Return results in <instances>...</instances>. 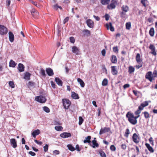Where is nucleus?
Returning <instances> with one entry per match:
<instances>
[{
	"label": "nucleus",
	"instance_id": "nucleus-64",
	"mask_svg": "<svg viewBox=\"0 0 157 157\" xmlns=\"http://www.w3.org/2000/svg\"><path fill=\"white\" fill-rule=\"evenodd\" d=\"M53 153L54 154L57 155L59 154V152L58 150H55L53 151Z\"/></svg>",
	"mask_w": 157,
	"mask_h": 157
},
{
	"label": "nucleus",
	"instance_id": "nucleus-41",
	"mask_svg": "<svg viewBox=\"0 0 157 157\" xmlns=\"http://www.w3.org/2000/svg\"><path fill=\"white\" fill-rule=\"evenodd\" d=\"M143 113L144 114V117L145 118L147 119L150 117V115L147 112L145 111L144 112H143Z\"/></svg>",
	"mask_w": 157,
	"mask_h": 157
},
{
	"label": "nucleus",
	"instance_id": "nucleus-48",
	"mask_svg": "<svg viewBox=\"0 0 157 157\" xmlns=\"http://www.w3.org/2000/svg\"><path fill=\"white\" fill-rule=\"evenodd\" d=\"M110 149L112 151H114L116 150V147L113 145H112L110 147Z\"/></svg>",
	"mask_w": 157,
	"mask_h": 157
},
{
	"label": "nucleus",
	"instance_id": "nucleus-57",
	"mask_svg": "<svg viewBox=\"0 0 157 157\" xmlns=\"http://www.w3.org/2000/svg\"><path fill=\"white\" fill-rule=\"evenodd\" d=\"M11 2V0H6V3L7 7L9 6Z\"/></svg>",
	"mask_w": 157,
	"mask_h": 157
},
{
	"label": "nucleus",
	"instance_id": "nucleus-51",
	"mask_svg": "<svg viewBox=\"0 0 157 157\" xmlns=\"http://www.w3.org/2000/svg\"><path fill=\"white\" fill-rule=\"evenodd\" d=\"M113 51L116 53H118V48L117 46L116 47H114L113 48Z\"/></svg>",
	"mask_w": 157,
	"mask_h": 157
},
{
	"label": "nucleus",
	"instance_id": "nucleus-61",
	"mask_svg": "<svg viewBox=\"0 0 157 157\" xmlns=\"http://www.w3.org/2000/svg\"><path fill=\"white\" fill-rule=\"evenodd\" d=\"M34 141L37 144H38L41 145L43 144V142H42L36 140H34Z\"/></svg>",
	"mask_w": 157,
	"mask_h": 157
},
{
	"label": "nucleus",
	"instance_id": "nucleus-53",
	"mask_svg": "<svg viewBox=\"0 0 157 157\" xmlns=\"http://www.w3.org/2000/svg\"><path fill=\"white\" fill-rule=\"evenodd\" d=\"M48 144H46L44 147V151L45 152H47L48 149Z\"/></svg>",
	"mask_w": 157,
	"mask_h": 157
},
{
	"label": "nucleus",
	"instance_id": "nucleus-29",
	"mask_svg": "<svg viewBox=\"0 0 157 157\" xmlns=\"http://www.w3.org/2000/svg\"><path fill=\"white\" fill-rule=\"evenodd\" d=\"M82 32L84 36H89L90 35V32L87 29H84L82 30Z\"/></svg>",
	"mask_w": 157,
	"mask_h": 157
},
{
	"label": "nucleus",
	"instance_id": "nucleus-19",
	"mask_svg": "<svg viewBox=\"0 0 157 157\" xmlns=\"http://www.w3.org/2000/svg\"><path fill=\"white\" fill-rule=\"evenodd\" d=\"M105 27L107 28V29L108 30L109 29H110L111 31L112 32H113L114 30V28L113 27L112 25V24L110 22L109 24L108 23L106 24L105 25Z\"/></svg>",
	"mask_w": 157,
	"mask_h": 157
},
{
	"label": "nucleus",
	"instance_id": "nucleus-20",
	"mask_svg": "<svg viewBox=\"0 0 157 157\" xmlns=\"http://www.w3.org/2000/svg\"><path fill=\"white\" fill-rule=\"evenodd\" d=\"M91 136H88L87 137H86L85 139L83 140V142L84 143H89V144L91 145Z\"/></svg>",
	"mask_w": 157,
	"mask_h": 157
},
{
	"label": "nucleus",
	"instance_id": "nucleus-24",
	"mask_svg": "<svg viewBox=\"0 0 157 157\" xmlns=\"http://www.w3.org/2000/svg\"><path fill=\"white\" fill-rule=\"evenodd\" d=\"M55 81L56 82V83L60 86H62L63 85L62 81L60 80V79L57 77H56L55 78Z\"/></svg>",
	"mask_w": 157,
	"mask_h": 157
},
{
	"label": "nucleus",
	"instance_id": "nucleus-27",
	"mask_svg": "<svg viewBox=\"0 0 157 157\" xmlns=\"http://www.w3.org/2000/svg\"><path fill=\"white\" fill-rule=\"evenodd\" d=\"M96 138H94V140H93L92 142L93 144V145L92 146V147L94 148L95 147H98V144L97 143V140H96Z\"/></svg>",
	"mask_w": 157,
	"mask_h": 157
},
{
	"label": "nucleus",
	"instance_id": "nucleus-46",
	"mask_svg": "<svg viewBox=\"0 0 157 157\" xmlns=\"http://www.w3.org/2000/svg\"><path fill=\"white\" fill-rule=\"evenodd\" d=\"M130 133V132L129 129L128 128H127L126 130V131L125 132V134H124V136L125 137H128V135Z\"/></svg>",
	"mask_w": 157,
	"mask_h": 157
},
{
	"label": "nucleus",
	"instance_id": "nucleus-30",
	"mask_svg": "<svg viewBox=\"0 0 157 157\" xmlns=\"http://www.w3.org/2000/svg\"><path fill=\"white\" fill-rule=\"evenodd\" d=\"M98 152L101 157H106V154L102 149H100L98 150Z\"/></svg>",
	"mask_w": 157,
	"mask_h": 157
},
{
	"label": "nucleus",
	"instance_id": "nucleus-32",
	"mask_svg": "<svg viewBox=\"0 0 157 157\" xmlns=\"http://www.w3.org/2000/svg\"><path fill=\"white\" fill-rule=\"evenodd\" d=\"M78 82L79 83L81 86L82 87H83L85 86V83L82 80V79L80 78H78L77 79Z\"/></svg>",
	"mask_w": 157,
	"mask_h": 157
},
{
	"label": "nucleus",
	"instance_id": "nucleus-60",
	"mask_svg": "<svg viewBox=\"0 0 157 157\" xmlns=\"http://www.w3.org/2000/svg\"><path fill=\"white\" fill-rule=\"evenodd\" d=\"M149 141L150 143L152 145H153V140L152 137L150 138L149 139Z\"/></svg>",
	"mask_w": 157,
	"mask_h": 157
},
{
	"label": "nucleus",
	"instance_id": "nucleus-50",
	"mask_svg": "<svg viewBox=\"0 0 157 157\" xmlns=\"http://www.w3.org/2000/svg\"><path fill=\"white\" fill-rule=\"evenodd\" d=\"M120 15L121 16V17L122 18H125L126 17V14L125 13V12L123 11H122V12H121L120 13Z\"/></svg>",
	"mask_w": 157,
	"mask_h": 157
},
{
	"label": "nucleus",
	"instance_id": "nucleus-44",
	"mask_svg": "<svg viewBox=\"0 0 157 157\" xmlns=\"http://www.w3.org/2000/svg\"><path fill=\"white\" fill-rule=\"evenodd\" d=\"M78 119H79L78 124L79 125H81L83 123V122L84 121V120L80 116L79 117Z\"/></svg>",
	"mask_w": 157,
	"mask_h": 157
},
{
	"label": "nucleus",
	"instance_id": "nucleus-54",
	"mask_svg": "<svg viewBox=\"0 0 157 157\" xmlns=\"http://www.w3.org/2000/svg\"><path fill=\"white\" fill-rule=\"evenodd\" d=\"M147 2V0H141V2L142 4V5L144 6H146V2Z\"/></svg>",
	"mask_w": 157,
	"mask_h": 157
},
{
	"label": "nucleus",
	"instance_id": "nucleus-63",
	"mask_svg": "<svg viewBox=\"0 0 157 157\" xmlns=\"http://www.w3.org/2000/svg\"><path fill=\"white\" fill-rule=\"evenodd\" d=\"M105 20L107 21L109 20V16L108 14H106L105 16Z\"/></svg>",
	"mask_w": 157,
	"mask_h": 157
},
{
	"label": "nucleus",
	"instance_id": "nucleus-8",
	"mask_svg": "<svg viewBox=\"0 0 157 157\" xmlns=\"http://www.w3.org/2000/svg\"><path fill=\"white\" fill-rule=\"evenodd\" d=\"M110 130V128L109 127H105L104 128H101L100 130L99 134L102 135L106 132H109Z\"/></svg>",
	"mask_w": 157,
	"mask_h": 157
},
{
	"label": "nucleus",
	"instance_id": "nucleus-59",
	"mask_svg": "<svg viewBox=\"0 0 157 157\" xmlns=\"http://www.w3.org/2000/svg\"><path fill=\"white\" fill-rule=\"evenodd\" d=\"M51 86L52 88H56V85L55 84V83L53 81H51Z\"/></svg>",
	"mask_w": 157,
	"mask_h": 157
},
{
	"label": "nucleus",
	"instance_id": "nucleus-13",
	"mask_svg": "<svg viewBox=\"0 0 157 157\" xmlns=\"http://www.w3.org/2000/svg\"><path fill=\"white\" fill-rule=\"evenodd\" d=\"M10 143L11 146L15 148L17 147V145L15 139L14 138L11 139L10 140Z\"/></svg>",
	"mask_w": 157,
	"mask_h": 157
},
{
	"label": "nucleus",
	"instance_id": "nucleus-17",
	"mask_svg": "<svg viewBox=\"0 0 157 157\" xmlns=\"http://www.w3.org/2000/svg\"><path fill=\"white\" fill-rule=\"evenodd\" d=\"M72 52L76 55H78L79 52V49L75 46H73L72 47Z\"/></svg>",
	"mask_w": 157,
	"mask_h": 157
},
{
	"label": "nucleus",
	"instance_id": "nucleus-45",
	"mask_svg": "<svg viewBox=\"0 0 157 157\" xmlns=\"http://www.w3.org/2000/svg\"><path fill=\"white\" fill-rule=\"evenodd\" d=\"M126 28L127 29H130L131 24L130 22H127L125 24Z\"/></svg>",
	"mask_w": 157,
	"mask_h": 157
},
{
	"label": "nucleus",
	"instance_id": "nucleus-47",
	"mask_svg": "<svg viewBox=\"0 0 157 157\" xmlns=\"http://www.w3.org/2000/svg\"><path fill=\"white\" fill-rule=\"evenodd\" d=\"M9 86L12 88H13L14 87V84L13 81H10L9 82Z\"/></svg>",
	"mask_w": 157,
	"mask_h": 157
},
{
	"label": "nucleus",
	"instance_id": "nucleus-22",
	"mask_svg": "<svg viewBox=\"0 0 157 157\" xmlns=\"http://www.w3.org/2000/svg\"><path fill=\"white\" fill-rule=\"evenodd\" d=\"M40 131L39 129H36L34 130L32 133V134L33 137L35 138L36 136L40 134Z\"/></svg>",
	"mask_w": 157,
	"mask_h": 157
},
{
	"label": "nucleus",
	"instance_id": "nucleus-21",
	"mask_svg": "<svg viewBox=\"0 0 157 157\" xmlns=\"http://www.w3.org/2000/svg\"><path fill=\"white\" fill-rule=\"evenodd\" d=\"M71 96L73 99H77L79 98L78 94L74 91L71 92Z\"/></svg>",
	"mask_w": 157,
	"mask_h": 157
},
{
	"label": "nucleus",
	"instance_id": "nucleus-37",
	"mask_svg": "<svg viewBox=\"0 0 157 157\" xmlns=\"http://www.w3.org/2000/svg\"><path fill=\"white\" fill-rule=\"evenodd\" d=\"M67 147L68 149L72 151L75 150V148L71 144H68L67 145Z\"/></svg>",
	"mask_w": 157,
	"mask_h": 157
},
{
	"label": "nucleus",
	"instance_id": "nucleus-40",
	"mask_svg": "<svg viewBox=\"0 0 157 157\" xmlns=\"http://www.w3.org/2000/svg\"><path fill=\"white\" fill-rule=\"evenodd\" d=\"M40 73L44 77L46 76L45 70L43 68H41L40 69Z\"/></svg>",
	"mask_w": 157,
	"mask_h": 157
},
{
	"label": "nucleus",
	"instance_id": "nucleus-55",
	"mask_svg": "<svg viewBox=\"0 0 157 157\" xmlns=\"http://www.w3.org/2000/svg\"><path fill=\"white\" fill-rule=\"evenodd\" d=\"M69 17H66L63 20V23L65 24L69 20Z\"/></svg>",
	"mask_w": 157,
	"mask_h": 157
},
{
	"label": "nucleus",
	"instance_id": "nucleus-15",
	"mask_svg": "<svg viewBox=\"0 0 157 157\" xmlns=\"http://www.w3.org/2000/svg\"><path fill=\"white\" fill-rule=\"evenodd\" d=\"M143 64L142 59L140 58V55L138 53V69L141 67Z\"/></svg>",
	"mask_w": 157,
	"mask_h": 157
},
{
	"label": "nucleus",
	"instance_id": "nucleus-36",
	"mask_svg": "<svg viewBox=\"0 0 157 157\" xmlns=\"http://www.w3.org/2000/svg\"><path fill=\"white\" fill-rule=\"evenodd\" d=\"M149 33L150 36H153L154 34V29L153 27L151 28L149 31Z\"/></svg>",
	"mask_w": 157,
	"mask_h": 157
},
{
	"label": "nucleus",
	"instance_id": "nucleus-7",
	"mask_svg": "<svg viewBox=\"0 0 157 157\" xmlns=\"http://www.w3.org/2000/svg\"><path fill=\"white\" fill-rule=\"evenodd\" d=\"M152 72L149 71L145 75V78L148 79L150 82H151L153 80H154L153 77L152 76Z\"/></svg>",
	"mask_w": 157,
	"mask_h": 157
},
{
	"label": "nucleus",
	"instance_id": "nucleus-31",
	"mask_svg": "<svg viewBox=\"0 0 157 157\" xmlns=\"http://www.w3.org/2000/svg\"><path fill=\"white\" fill-rule=\"evenodd\" d=\"M121 10L123 11L126 13L129 10V8L127 6L123 5L121 7Z\"/></svg>",
	"mask_w": 157,
	"mask_h": 157
},
{
	"label": "nucleus",
	"instance_id": "nucleus-38",
	"mask_svg": "<svg viewBox=\"0 0 157 157\" xmlns=\"http://www.w3.org/2000/svg\"><path fill=\"white\" fill-rule=\"evenodd\" d=\"M135 70L134 68L133 67L130 66L129 67L128 72L129 74H131Z\"/></svg>",
	"mask_w": 157,
	"mask_h": 157
},
{
	"label": "nucleus",
	"instance_id": "nucleus-26",
	"mask_svg": "<svg viewBox=\"0 0 157 157\" xmlns=\"http://www.w3.org/2000/svg\"><path fill=\"white\" fill-rule=\"evenodd\" d=\"M111 62L113 63H116L117 62V59L115 55H112L111 58Z\"/></svg>",
	"mask_w": 157,
	"mask_h": 157
},
{
	"label": "nucleus",
	"instance_id": "nucleus-9",
	"mask_svg": "<svg viewBox=\"0 0 157 157\" xmlns=\"http://www.w3.org/2000/svg\"><path fill=\"white\" fill-rule=\"evenodd\" d=\"M87 26L90 28H93L94 26V22L90 19H88L86 21Z\"/></svg>",
	"mask_w": 157,
	"mask_h": 157
},
{
	"label": "nucleus",
	"instance_id": "nucleus-28",
	"mask_svg": "<svg viewBox=\"0 0 157 157\" xmlns=\"http://www.w3.org/2000/svg\"><path fill=\"white\" fill-rule=\"evenodd\" d=\"M145 145L146 147L147 148L148 150L150 152L153 153L154 152V149L153 148L150 146V145L149 144L146 143Z\"/></svg>",
	"mask_w": 157,
	"mask_h": 157
},
{
	"label": "nucleus",
	"instance_id": "nucleus-16",
	"mask_svg": "<svg viewBox=\"0 0 157 157\" xmlns=\"http://www.w3.org/2000/svg\"><path fill=\"white\" fill-rule=\"evenodd\" d=\"M9 38L10 41L11 42H13L14 40V36L12 32H9Z\"/></svg>",
	"mask_w": 157,
	"mask_h": 157
},
{
	"label": "nucleus",
	"instance_id": "nucleus-23",
	"mask_svg": "<svg viewBox=\"0 0 157 157\" xmlns=\"http://www.w3.org/2000/svg\"><path fill=\"white\" fill-rule=\"evenodd\" d=\"M24 67L23 64L20 63L18 65V69L19 71L21 72L24 71Z\"/></svg>",
	"mask_w": 157,
	"mask_h": 157
},
{
	"label": "nucleus",
	"instance_id": "nucleus-2",
	"mask_svg": "<svg viewBox=\"0 0 157 157\" xmlns=\"http://www.w3.org/2000/svg\"><path fill=\"white\" fill-rule=\"evenodd\" d=\"M117 4V2L116 0H112L111 1V3L110 4H108L107 6V8L108 10H112L114 9L116 7V5Z\"/></svg>",
	"mask_w": 157,
	"mask_h": 157
},
{
	"label": "nucleus",
	"instance_id": "nucleus-43",
	"mask_svg": "<svg viewBox=\"0 0 157 157\" xmlns=\"http://www.w3.org/2000/svg\"><path fill=\"white\" fill-rule=\"evenodd\" d=\"M53 8L56 10H57L58 8L60 9V10H62V7L60 6H58L57 4H56L54 5Z\"/></svg>",
	"mask_w": 157,
	"mask_h": 157
},
{
	"label": "nucleus",
	"instance_id": "nucleus-49",
	"mask_svg": "<svg viewBox=\"0 0 157 157\" xmlns=\"http://www.w3.org/2000/svg\"><path fill=\"white\" fill-rule=\"evenodd\" d=\"M55 129L57 131H60L63 129V127L61 126H56L55 127Z\"/></svg>",
	"mask_w": 157,
	"mask_h": 157
},
{
	"label": "nucleus",
	"instance_id": "nucleus-35",
	"mask_svg": "<svg viewBox=\"0 0 157 157\" xmlns=\"http://www.w3.org/2000/svg\"><path fill=\"white\" fill-rule=\"evenodd\" d=\"M110 0H101V4L103 5H106L108 4Z\"/></svg>",
	"mask_w": 157,
	"mask_h": 157
},
{
	"label": "nucleus",
	"instance_id": "nucleus-10",
	"mask_svg": "<svg viewBox=\"0 0 157 157\" xmlns=\"http://www.w3.org/2000/svg\"><path fill=\"white\" fill-rule=\"evenodd\" d=\"M46 71L48 75L49 76H52L54 74L52 69L51 68H47L46 69Z\"/></svg>",
	"mask_w": 157,
	"mask_h": 157
},
{
	"label": "nucleus",
	"instance_id": "nucleus-3",
	"mask_svg": "<svg viewBox=\"0 0 157 157\" xmlns=\"http://www.w3.org/2000/svg\"><path fill=\"white\" fill-rule=\"evenodd\" d=\"M62 102L64 108L67 109H68L71 105V101L68 99H62Z\"/></svg>",
	"mask_w": 157,
	"mask_h": 157
},
{
	"label": "nucleus",
	"instance_id": "nucleus-34",
	"mask_svg": "<svg viewBox=\"0 0 157 157\" xmlns=\"http://www.w3.org/2000/svg\"><path fill=\"white\" fill-rule=\"evenodd\" d=\"M137 135L136 133H134L132 136V139L133 142L136 143H137Z\"/></svg>",
	"mask_w": 157,
	"mask_h": 157
},
{
	"label": "nucleus",
	"instance_id": "nucleus-25",
	"mask_svg": "<svg viewBox=\"0 0 157 157\" xmlns=\"http://www.w3.org/2000/svg\"><path fill=\"white\" fill-rule=\"evenodd\" d=\"M31 75L29 72H26L25 74L24 78L26 80H30V77Z\"/></svg>",
	"mask_w": 157,
	"mask_h": 157
},
{
	"label": "nucleus",
	"instance_id": "nucleus-4",
	"mask_svg": "<svg viewBox=\"0 0 157 157\" xmlns=\"http://www.w3.org/2000/svg\"><path fill=\"white\" fill-rule=\"evenodd\" d=\"M8 33L7 29L4 25H0V35H6Z\"/></svg>",
	"mask_w": 157,
	"mask_h": 157
},
{
	"label": "nucleus",
	"instance_id": "nucleus-39",
	"mask_svg": "<svg viewBox=\"0 0 157 157\" xmlns=\"http://www.w3.org/2000/svg\"><path fill=\"white\" fill-rule=\"evenodd\" d=\"M108 80L107 78H104L102 82V85L103 86H106L108 84Z\"/></svg>",
	"mask_w": 157,
	"mask_h": 157
},
{
	"label": "nucleus",
	"instance_id": "nucleus-5",
	"mask_svg": "<svg viewBox=\"0 0 157 157\" xmlns=\"http://www.w3.org/2000/svg\"><path fill=\"white\" fill-rule=\"evenodd\" d=\"M35 100L38 102L42 103H45L46 101L45 97L42 95L36 97Z\"/></svg>",
	"mask_w": 157,
	"mask_h": 157
},
{
	"label": "nucleus",
	"instance_id": "nucleus-11",
	"mask_svg": "<svg viewBox=\"0 0 157 157\" xmlns=\"http://www.w3.org/2000/svg\"><path fill=\"white\" fill-rule=\"evenodd\" d=\"M31 13L32 15L34 18H36L39 15V13L34 9H33L31 11Z\"/></svg>",
	"mask_w": 157,
	"mask_h": 157
},
{
	"label": "nucleus",
	"instance_id": "nucleus-1",
	"mask_svg": "<svg viewBox=\"0 0 157 157\" xmlns=\"http://www.w3.org/2000/svg\"><path fill=\"white\" fill-rule=\"evenodd\" d=\"M126 117L128 118V121L131 124H135L136 123V119L137 118V116H134L133 114L130 112H128L127 113Z\"/></svg>",
	"mask_w": 157,
	"mask_h": 157
},
{
	"label": "nucleus",
	"instance_id": "nucleus-58",
	"mask_svg": "<svg viewBox=\"0 0 157 157\" xmlns=\"http://www.w3.org/2000/svg\"><path fill=\"white\" fill-rule=\"evenodd\" d=\"M32 3L33 4L37 7H39L40 6V5L39 4H37L36 2L32 1Z\"/></svg>",
	"mask_w": 157,
	"mask_h": 157
},
{
	"label": "nucleus",
	"instance_id": "nucleus-6",
	"mask_svg": "<svg viewBox=\"0 0 157 157\" xmlns=\"http://www.w3.org/2000/svg\"><path fill=\"white\" fill-rule=\"evenodd\" d=\"M149 48L151 50L150 53L155 56H156L157 55V53L155 46L153 44H150Z\"/></svg>",
	"mask_w": 157,
	"mask_h": 157
},
{
	"label": "nucleus",
	"instance_id": "nucleus-56",
	"mask_svg": "<svg viewBox=\"0 0 157 157\" xmlns=\"http://www.w3.org/2000/svg\"><path fill=\"white\" fill-rule=\"evenodd\" d=\"M153 78L157 77V71L154 70L153 72Z\"/></svg>",
	"mask_w": 157,
	"mask_h": 157
},
{
	"label": "nucleus",
	"instance_id": "nucleus-62",
	"mask_svg": "<svg viewBox=\"0 0 157 157\" xmlns=\"http://www.w3.org/2000/svg\"><path fill=\"white\" fill-rule=\"evenodd\" d=\"M75 149H76V150L78 151H80L81 150V149H80L79 146L78 144H77L76 145Z\"/></svg>",
	"mask_w": 157,
	"mask_h": 157
},
{
	"label": "nucleus",
	"instance_id": "nucleus-33",
	"mask_svg": "<svg viewBox=\"0 0 157 157\" xmlns=\"http://www.w3.org/2000/svg\"><path fill=\"white\" fill-rule=\"evenodd\" d=\"M17 63L12 60H11L9 63V66L14 67L16 65Z\"/></svg>",
	"mask_w": 157,
	"mask_h": 157
},
{
	"label": "nucleus",
	"instance_id": "nucleus-52",
	"mask_svg": "<svg viewBox=\"0 0 157 157\" xmlns=\"http://www.w3.org/2000/svg\"><path fill=\"white\" fill-rule=\"evenodd\" d=\"M69 39L71 43H75V40L74 37L73 36L70 37Z\"/></svg>",
	"mask_w": 157,
	"mask_h": 157
},
{
	"label": "nucleus",
	"instance_id": "nucleus-42",
	"mask_svg": "<svg viewBox=\"0 0 157 157\" xmlns=\"http://www.w3.org/2000/svg\"><path fill=\"white\" fill-rule=\"evenodd\" d=\"M43 109L44 111L47 113H49L50 112L49 109L47 106H44L43 107Z\"/></svg>",
	"mask_w": 157,
	"mask_h": 157
},
{
	"label": "nucleus",
	"instance_id": "nucleus-12",
	"mask_svg": "<svg viewBox=\"0 0 157 157\" xmlns=\"http://www.w3.org/2000/svg\"><path fill=\"white\" fill-rule=\"evenodd\" d=\"M71 136V134L70 133L65 132L61 134L60 135V137L63 138L70 137Z\"/></svg>",
	"mask_w": 157,
	"mask_h": 157
},
{
	"label": "nucleus",
	"instance_id": "nucleus-18",
	"mask_svg": "<svg viewBox=\"0 0 157 157\" xmlns=\"http://www.w3.org/2000/svg\"><path fill=\"white\" fill-rule=\"evenodd\" d=\"M111 73L113 75H116L118 73V71L117 70L116 66H112L111 67Z\"/></svg>",
	"mask_w": 157,
	"mask_h": 157
},
{
	"label": "nucleus",
	"instance_id": "nucleus-14",
	"mask_svg": "<svg viewBox=\"0 0 157 157\" xmlns=\"http://www.w3.org/2000/svg\"><path fill=\"white\" fill-rule=\"evenodd\" d=\"M148 104L147 101H145L143 103H141V105L139 107V110H142L144 108L148 105Z\"/></svg>",
	"mask_w": 157,
	"mask_h": 157
}]
</instances>
